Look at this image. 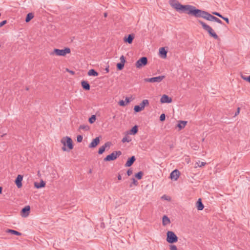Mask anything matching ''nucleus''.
I'll return each instance as SVG.
<instances>
[{
	"label": "nucleus",
	"instance_id": "f257e3e1",
	"mask_svg": "<svg viewBox=\"0 0 250 250\" xmlns=\"http://www.w3.org/2000/svg\"><path fill=\"white\" fill-rule=\"evenodd\" d=\"M169 4L177 11L185 13L188 15H192L195 17H202L204 18L205 11L196 9L195 7L191 5H182L176 0H170Z\"/></svg>",
	"mask_w": 250,
	"mask_h": 250
},
{
	"label": "nucleus",
	"instance_id": "f03ea898",
	"mask_svg": "<svg viewBox=\"0 0 250 250\" xmlns=\"http://www.w3.org/2000/svg\"><path fill=\"white\" fill-rule=\"evenodd\" d=\"M198 22L202 25L203 28L208 32L210 36L213 37L214 39L217 40L219 39L217 35L214 32V30L210 26L201 20H198Z\"/></svg>",
	"mask_w": 250,
	"mask_h": 250
},
{
	"label": "nucleus",
	"instance_id": "7ed1b4c3",
	"mask_svg": "<svg viewBox=\"0 0 250 250\" xmlns=\"http://www.w3.org/2000/svg\"><path fill=\"white\" fill-rule=\"evenodd\" d=\"M61 142L63 145V146L62 147V150L64 151H67V149L66 148V146H67L69 150H71L73 148V146L72 144V140L69 137H63L62 139Z\"/></svg>",
	"mask_w": 250,
	"mask_h": 250
},
{
	"label": "nucleus",
	"instance_id": "20e7f679",
	"mask_svg": "<svg viewBox=\"0 0 250 250\" xmlns=\"http://www.w3.org/2000/svg\"><path fill=\"white\" fill-rule=\"evenodd\" d=\"M71 52L70 49L68 47H65L63 49H59L55 48L53 51L50 53V55H56L57 56H65L66 54H69Z\"/></svg>",
	"mask_w": 250,
	"mask_h": 250
},
{
	"label": "nucleus",
	"instance_id": "39448f33",
	"mask_svg": "<svg viewBox=\"0 0 250 250\" xmlns=\"http://www.w3.org/2000/svg\"><path fill=\"white\" fill-rule=\"evenodd\" d=\"M166 240L168 243L173 244L178 241V238L174 232L168 231L167 232Z\"/></svg>",
	"mask_w": 250,
	"mask_h": 250
},
{
	"label": "nucleus",
	"instance_id": "423d86ee",
	"mask_svg": "<svg viewBox=\"0 0 250 250\" xmlns=\"http://www.w3.org/2000/svg\"><path fill=\"white\" fill-rule=\"evenodd\" d=\"M122 155V152L121 151H113L110 154L107 155L104 158V161H113L117 159V158Z\"/></svg>",
	"mask_w": 250,
	"mask_h": 250
},
{
	"label": "nucleus",
	"instance_id": "0eeeda50",
	"mask_svg": "<svg viewBox=\"0 0 250 250\" xmlns=\"http://www.w3.org/2000/svg\"><path fill=\"white\" fill-rule=\"evenodd\" d=\"M147 63V59L146 57H143L139 59L135 63L137 68H140L145 66Z\"/></svg>",
	"mask_w": 250,
	"mask_h": 250
},
{
	"label": "nucleus",
	"instance_id": "6e6552de",
	"mask_svg": "<svg viewBox=\"0 0 250 250\" xmlns=\"http://www.w3.org/2000/svg\"><path fill=\"white\" fill-rule=\"evenodd\" d=\"M165 78V76H159L158 77H152L150 78H146L145 79V81L146 82L149 83H160L161 82L164 78Z\"/></svg>",
	"mask_w": 250,
	"mask_h": 250
},
{
	"label": "nucleus",
	"instance_id": "1a4fd4ad",
	"mask_svg": "<svg viewBox=\"0 0 250 250\" xmlns=\"http://www.w3.org/2000/svg\"><path fill=\"white\" fill-rule=\"evenodd\" d=\"M111 145V143L110 142H107L105 143L103 146H101L99 148V151H98V153L99 154H103L104 152V151H105V148L106 147L109 148Z\"/></svg>",
	"mask_w": 250,
	"mask_h": 250
},
{
	"label": "nucleus",
	"instance_id": "9d476101",
	"mask_svg": "<svg viewBox=\"0 0 250 250\" xmlns=\"http://www.w3.org/2000/svg\"><path fill=\"white\" fill-rule=\"evenodd\" d=\"M179 175L180 172L179 170L177 169H175L171 172L170 174V177L172 180L176 181L179 178Z\"/></svg>",
	"mask_w": 250,
	"mask_h": 250
},
{
	"label": "nucleus",
	"instance_id": "9b49d317",
	"mask_svg": "<svg viewBox=\"0 0 250 250\" xmlns=\"http://www.w3.org/2000/svg\"><path fill=\"white\" fill-rule=\"evenodd\" d=\"M23 179V176L21 175H18L15 180V184L18 188L22 187L21 181Z\"/></svg>",
	"mask_w": 250,
	"mask_h": 250
},
{
	"label": "nucleus",
	"instance_id": "f8f14e48",
	"mask_svg": "<svg viewBox=\"0 0 250 250\" xmlns=\"http://www.w3.org/2000/svg\"><path fill=\"white\" fill-rule=\"evenodd\" d=\"M160 101L162 103H170L172 102V99L167 95H163L161 98Z\"/></svg>",
	"mask_w": 250,
	"mask_h": 250
},
{
	"label": "nucleus",
	"instance_id": "ddd939ff",
	"mask_svg": "<svg viewBox=\"0 0 250 250\" xmlns=\"http://www.w3.org/2000/svg\"><path fill=\"white\" fill-rule=\"evenodd\" d=\"M99 143H100V138H99V137H97L92 140L91 143L89 145V148L95 147L98 145V144Z\"/></svg>",
	"mask_w": 250,
	"mask_h": 250
},
{
	"label": "nucleus",
	"instance_id": "4468645a",
	"mask_svg": "<svg viewBox=\"0 0 250 250\" xmlns=\"http://www.w3.org/2000/svg\"><path fill=\"white\" fill-rule=\"evenodd\" d=\"M136 158L134 156H132L129 158L125 164V166L126 167H130L132 165L134 162L135 161Z\"/></svg>",
	"mask_w": 250,
	"mask_h": 250
},
{
	"label": "nucleus",
	"instance_id": "2eb2a0df",
	"mask_svg": "<svg viewBox=\"0 0 250 250\" xmlns=\"http://www.w3.org/2000/svg\"><path fill=\"white\" fill-rule=\"evenodd\" d=\"M30 208L29 206H26L23 208L21 210L22 216L26 217L28 215L30 211Z\"/></svg>",
	"mask_w": 250,
	"mask_h": 250
},
{
	"label": "nucleus",
	"instance_id": "dca6fc26",
	"mask_svg": "<svg viewBox=\"0 0 250 250\" xmlns=\"http://www.w3.org/2000/svg\"><path fill=\"white\" fill-rule=\"evenodd\" d=\"M214 16L211 15L208 12L206 11L205 13V15L204 17V19L209 21H214V20L215 19Z\"/></svg>",
	"mask_w": 250,
	"mask_h": 250
},
{
	"label": "nucleus",
	"instance_id": "f3484780",
	"mask_svg": "<svg viewBox=\"0 0 250 250\" xmlns=\"http://www.w3.org/2000/svg\"><path fill=\"white\" fill-rule=\"evenodd\" d=\"M159 54L161 58L165 59L167 57V51L164 47H161L159 49Z\"/></svg>",
	"mask_w": 250,
	"mask_h": 250
},
{
	"label": "nucleus",
	"instance_id": "a211bd4d",
	"mask_svg": "<svg viewBox=\"0 0 250 250\" xmlns=\"http://www.w3.org/2000/svg\"><path fill=\"white\" fill-rule=\"evenodd\" d=\"M45 186V183L42 180L40 183L35 182L34 186L37 188H40L44 187Z\"/></svg>",
	"mask_w": 250,
	"mask_h": 250
},
{
	"label": "nucleus",
	"instance_id": "6ab92c4d",
	"mask_svg": "<svg viewBox=\"0 0 250 250\" xmlns=\"http://www.w3.org/2000/svg\"><path fill=\"white\" fill-rule=\"evenodd\" d=\"M81 84L83 88L86 90H89L90 86L89 83L87 81H83L81 82Z\"/></svg>",
	"mask_w": 250,
	"mask_h": 250
},
{
	"label": "nucleus",
	"instance_id": "aec40b11",
	"mask_svg": "<svg viewBox=\"0 0 250 250\" xmlns=\"http://www.w3.org/2000/svg\"><path fill=\"white\" fill-rule=\"evenodd\" d=\"M134 38V36L132 34H129L127 36V37L125 38V41L128 43L130 44L132 42Z\"/></svg>",
	"mask_w": 250,
	"mask_h": 250
},
{
	"label": "nucleus",
	"instance_id": "412c9836",
	"mask_svg": "<svg viewBox=\"0 0 250 250\" xmlns=\"http://www.w3.org/2000/svg\"><path fill=\"white\" fill-rule=\"evenodd\" d=\"M196 207L197 208V209L199 210H202L204 208V205L201 202V199H199L197 202H196Z\"/></svg>",
	"mask_w": 250,
	"mask_h": 250
},
{
	"label": "nucleus",
	"instance_id": "4be33fe9",
	"mask_svg": "<svg viewBox=\"0 0 250 250\" xmlns=\"http://www.w3.org/2000/svg\"><path fill=\"white\" fill-rule=\"evenodd\" d=\"M187 124V121H179L177 126L179 128L180 130H181L185 127Z\"/></svg>",
	"mask_w": 250,
	"mask_h": 250
},
{
	"label": "nucleus",
	"instance_id": "5701e85b",
	"mask_svg": "<svg viewBox=\"0 0 250 250\" xmlns=\"http://www.w3.org/2000/svg\"><path fill=\"white\" fill-rule=\"evenodd\" d=\"M170 223L169 218L166 215H164L162 219V223L163 226H166Z\"/></svg>",
	"mask_w": 250,
	"mask_h": 250
},
{
	"label": "nucleus",
	"instance_id": "b1692460",
	"mask_svg": "<svg viewBox=\"0 0 250 250\" xmlns=\"http://www.w3.org/2000/svg\"><path fill=\"white\" fill-rule=\"evenodd\" d=\"M6 232L7 233H10L12 234L20 236L21 235V233L19 231H17L16 230H13V229H7L6 230Z\"/></svg>",
	"mask_w": 250,
	"mask_h": 250
},
{
	"label": "nucleus",
	"instance_id": "393cba45",
	"mask_svg": "<svg viewBox=\"0 0 250 250\" xmlns=\"http://www.w3.org/2000/svg\"><path fill=\"white\" fill-rule=\"evenodd\" d=\"M149 105V102L148 100H144L139 105L142 107L143 110L145 107L146 105Z\"/></svg>",
	"mask_w": 250,
	"mask_h": 250
},
{
	"label": "nucleus",
	"instance_id": "a878e982",
	"mask_svg": "<svg viewBox=\"0 0 250 250\" xmlns=\"http://www.w3.org/2000/svg\"><path fill=\"white\" fill-rule=\"evenodd\" d=\"M138 131L137 125L134 126L130 130L129 134L131 135H135Z\"/></svg>",
	"mask_w": 250,
	"mask_h": 250
},
{
	"label": "nucleus",
	"instance_id": "bb28decb",
	"mask_svg": "<svg viewBox=\"0 0 250 250\" xmlns=\"http://www.w3.org/2000/svg\"><path fill=\"white\" fill-rule=\"evenodd\" d=\"M88 76H97L98 75V72H97L94 69H90L88 72Z\"/></svg>",
	"mask_w": 250,
	"mask_h": 250
},
{
	"label": "nucleus",
	"instance_id": "cd10ccee",
	"mask_svg": "<svg viewBox=\"0 0 250 250\" xmlns=\"http://www.w3.org/2000/svg\"><path fill=\"white\" fill-rule=\"evenodd\" d=\"M33 17H34V16L32 13H28L26 16V17L25 19V21L27 22H29L31 20H32L33 18Z\"/></svg>",
	"mask_w": 250,
	"mask_h": 250
},
{
	"label": "nucleus",
	"instance_id": "c85d7f7f",
	"mask_svg": "<svg viewBox=\"0 0 250 250\" xmlns=\"http://www.w3.org/2000/svg\"><path fill=\"white\" fill-rule=\"evenodd\" d=\"M143 174L144 173L142 171H139L135 174V177L138 180H140L142 179Z\"/></svg>",
	"mask_w": 250,
	"mask_h": 250
},
{
	"label": "nucleus",
	"instance_id": "c756f323",
	"mask_svg": "<svg viewBox=\"0 0 250 250\" xmlns=\"http://www.w3.org/2000/svg\"><path fill=\"white\" fill-rule=\"evenodd\" d=\"M131 141V139L128 136H125L123 138L122 142L124 143L125 142H129Z\"/></svg>",
	"mask_w": 250,
	"mask_h": 250
},
{
	"label": "nucleus",
	"instance_id": "7c9ffc66",
	"mask_svg": "<svg viewBox=\"0 0 250 250\" xmlns=\"http://www.w3.org/2000/svg\"><path fill=\"white\" fill-rule=\"evenodd\" d=\"M96 119V116L95 115H93L89 119L88 121L90 124H92L95 122Z\"/></svg>",
	"mask_w": 250,
	"mask_h": 250
},
{
	"label": "nucleus",
	"instance_id": "2f4dec72",
	"mask_svg": "<svg viewBox=\"0 0 250 250\" xmlns=\"http://www.w3.org/2000/svg\"><path fill=\"white\" fill-rule=\"evenodd\" d=\"M125 64L120 62L117 64V68L119 70H121L123 69Z\"/></svg>",
	"mask_w": 250,
	"mask_h": 250
},
{
	"label": "nucleus",
	"instance_id": "473e14b6",
	"mask_svg": "<svg viewBox=\"0 0 250 250\" xmlns=\"http://www.w3.org/2000/svg\"><path fill=\"white\" fill-rule=\"evenodd\" d=\"M134 110L135 112H139L142 111L143 109L139 105H137L134 106Z\"/></svg>",
	"mask_w": 250,
	"mask_h": 250
},
{
	"label": "nucleus",
	"instance_id": "72a5a7b5",
	"mask_svg": "<svg viewBox=\"0 0 250 250\" xmlns=\"http://www.w3.org/2000/svg\"><path fill=\"white\" fill-rule=\"evenodd\" d=\"M161 198L162 199H164V200H167V201H170V200H171L170 197L169 196H168L166 195H163L161 197Z\"/></svg>",
	"mask_w": 250,
	"mask_h": 250
},
{
	"label": "nucleus",
	"instance_id": "f704fd0d",
	"mask_svg": "<svg viewBox=\"0 0 250 250\" xmlns=\"http://www.w3.org/2000/svg\"><path fill=\"white\" fill-rule=\"evenodd\" d=\"M132 184H130V187H131L132 186V184L135 185V186H137L138 184V182H137V180H135V178H133L132 179Z\"/></svg>",
	"mask_w": 250,
	"mask_h": 250
},
{
	"label": "nucleus",
	"instance_id": "c9c22d12",
	"mask_svg": "<svg viewBox=\"0 0 250 250\" xmlns=\"http://www.w3.org/2000/svg\"><path fill=\"white\" fill-rule=\"evenodd\" d=\"M206 164V163L205 162L200 161H198V162L196 163V164L198 165L199 167H202L205 166Z\"/></svg>",
	"mask_w": 250,
	"mask_h": 250
},
{
	"label": "nucleus",
	"instance_id": "e433bc0d",
	"mask_svg": "<svg viewBox=\"0 0 250 250\" xmlns=\"http://www.w3.org/2000/svg\"><path fill=\"white\" fill-rule=\"evenodd\" d=\"M242 78L244 80H245L248 82H249L250 83V75L248 76V77H245V76H242Z\"/></svg>",
	"mask_w": 250,
	"mask_h": 250
},
{
	"label": "nucleus",
	"instance_id": "4c0bfd02",
	"mask_svg": "<svg viewBox=\"0 0 250 250\" xmlns=\"http://www.w3.org/2000/svg\"><path fill=\"white\" fill-rule=\"evenodd\" d=\"M83 136L82 135H78L77 137V141L79 143H80L83 140Z\"/></svg>",
	"mask_w": 250,
	"mask_h": 250
},
{
	"label": "nucleus",
	"instance_id": "58836bf2",
	"mask_svg": "<svg viewBox=\"0 0 250 250\" xmlns=\"http://www.w3.org/2000/svg\"><path fill=\"white\" fill-rule=\"evenodd\" d=\"M169 249L170 250H177V247L174 245H169Z\"/></svg>",
	"mask_w": 250,
	"mask_h": 250
},
{
	"label": "nucleus",
	"instance_id": "ea45409f",
	"mask_svg": "<svg viewBox=\"0 0 250 250\" xmlns=\"http://www.w3.org/2000/svg\"><path fill=\"white\" fill-rule=\"evenodd\" d=\"M166 116L165 114H162L160 117V120L161 121H164L165 120Z\"/></svg>",
	"mask_w": 250,
	"mask_h": 250
},
{
	"label": "nucleus",
	"instance_id": "a19ab883",
	"mask_svg": "<svg viewBox=\"0 0 250 250\" xmlns=\"http://www.w3.org/2000/svg\"><path fill=\"white\" fill-rule=\"evenodd\" d=\"M80 129H84L85 130H87L89 129V127L87 125H81L80 126Z\"/></svg>",
	"mask_w": 250,
	"mask_h": 250
},
{
	"label": "nucleus",
	"instance_id": "79ce46f5",
	"mask_svg": "<svg viewBox=\"0 0 250 250\" xmlns=\"http://www.w3.org/2000/svg\"><path fill=\"white\" fill-rule=\"evenodd\" d=\"M120 59V61H121L120 62L125 64V57H124V56L123 55L121 56Z\"/></svg>",
	"mask_w": 250,
	"mask_h": 250
},
{
	"label": "nucleus",
	"instance_id": "37998d69",
	"mask_svg": "<svg viewBox=\"0 0 250 250\" xmlns=\"http://www.w3.org/2000/svg\"><path fill=\"white\" fill-rule=\"evenodd\" d=\"M214 21L217 22L218 23H220V24L223 23L222 21L220 20V19H219L218 18H216V17H215V19L214 20Z\"/></svg>",
	"mask_w": 250,
	"mask_h": 250
},
{
	"label": "nucleus",
	"instance_id": "c03bdc74",
	"mask_svg": "<svg viewBox=\"0 0 250 250\" xmlns=\"http://www.w3.org/2000/svg\"><path fill=\"white\" fill-rule=\"evenodd\" d=\"M119 104L120 106H125L126 104L125 103V102L123 100H121L119 102Z\"/></svg>",
	"mask_w": 250,
	"mask_h": 250
},
{
	"label": "nucleus",
	"instance_id": "a18cd8bd",
	"mask_svg": "<svg viewBox=\"0 0 250 250\" xmlns=\"http://www.w3.org/2000/svg\"><path fill=\"white\" fill-rule=\"evenodd\" d=\"M132 170L131 168H129L127 171V174L128 176H130L132 174Z\"/></svg>",
	"mask_w": 250,
	"mask_h": 250
},
{
	"label": "nucleus",
	"instance_id": "49530a36",
	"mask_svg": "<svg viewBox=\"0 0 250 250\" xmlns=\"http://www.w3.org/2000/svg\"><path fill=\"white\" fill-rule=\"evenodd\" d=\"M212 14L213 15H216L217 16H218L219 17L222 18H223V16L219 13L217 12H214L212 13Z\"/></svg>",
	"mask_w": 250,
	"mask_h": 250
},
{
	"label": "nucleus",
	"instance_id": "de8ad7c7",
	"mask_svg": "<svg viewBox=\"0 0 250 250\" xmlns=\"http://www.w3.org/2000/svg\"><path fill=\"white\" fill-rule=\"evenodd\" d=\"M7 23V21L4 20L0 22V27H2Z\"/></svg>",
	"mask_w": 250,
	"mask_h": 250
},
{
	"label": "nucleus",
	"instance_id": "09e8293b",
	"mask_svg": "<svg viewBox=\"0 0 250 250\" xmlns=\"http://www.w3.org/2000/svg\"><path fill=\"white\" fill-rule=\"evenodd\" d=\"M240 110V107H238L237 109V111L235 113L234 116H236L237 115H238L239 114Z\"/></svg>",
	"mask_w": 250,
	"mask_h": 250
},
{
	"label": "nucleus",
	"instance_id": "8fccbe9b",
	"mask_svg": "<svg viewBox=\"0 0 250 250\" xmlns=\"http://www.w3.org/2000/svg\"><path fill=\"white\" fill-rule=\"evenodd\" d=\"M222 19L225 20L227 22V23H229V20L228 18L224 17L223 16V18H222Z\"/></svg>",
	"mask_w": 250,
	"mask_h": 250
},
{
	"label": "nucleus",
	"instance_id": "3c124183",
	"mask_svg": "<svg viewBox=\"0 0 250 250\" xmlns=\"http://www.w3.org/2000/svg\"><path fill=\"white\" fill-rule=\"evenodd\" d=\"M125 100V101L126 102V104L128 103H129L130 102V99L128 98H127V97H126Z\"/></svg>",
	"mask_w": 250,
	"mask_h": 250
},
{
	"label": "nucleus",
	"instance_id": "603ef678",
	"mask_svg": "<svg viewBox=\"0 0 250 250\" xmlns=\"http://www.w3.org/2000/svg\"><path fill=\"white\" fill-rule=\"evenodd\" d=\"M118 179L119 180H121L122 179V176H121V175L120 174H119L118 175Z\"/></svg>",
	"mask_w": 250,
	"mask_h": 250
},
{
	"label": "nucleus",
	"instance_id": "864d4df0",
	"mask_svg": "<svg viewBox=\"0 0 250 250\" xmlns=\"http://www.w3.org/2000/svg\"><path fill=\"white\" fill-rule=\"evenodd\" d=\"M105 71H106L107 73L109 72V66H108L107 67H106V68L105 69Z\"/></svg>",
	"mask_w": 250,
	"mask_h": 250
},
{
	"label": "nucleus",
	"instance_id": "5fc2aeb1",
	"mask_svg": "<svg viewBox=\"0 0 250 250\" xmlns=\"http://www.w3.org/2000/svg\"><path fill=\"white\" fill-rule=\"evenodd\" d=\"M107 13H104V17H107Z\"/></svg>",
	"mask_w": 250,
	"mask_h": 250
},
{
	"label": "nucleus",
	"instance_id": "6e6d98bb",
	"mask_svg": "<svg viewBox=\"0 0 250 250\" xmlns=\"http://www.w3.org/2000/svg\"><path fill=\"white\" fill-rule=\"evenodd\" d=\"M2 187H0V193H1L2 192Z\"/></svg>",
	"mask_w": 250,
	"mask_h": 250
},
{
	"label": "nucleus",
	"instance_id": "4d7b16f0",
	"mask_svg": "<svg viewBox=\"0 0 250 250\" xmlns=\"http://www.w3.org/2000/svg\"><path fill=\"white\" fill-rule=\"evenodd\" d=\"M69 72L72 74H74V72L73 71H69Z\"/></svg>",
	"mask_w": 250,
	"mask_h": 250
},
{
	"label": "nucleus",
	"instance_id": "13d9d810",
	"mask_svg": "<svg viewBox=\"0 0 250 250\" xmlns=\"http://www.w3.org/2000/svg\"><path fill=\"white\" fill-rule=\"evenodd\" d=\"M26 89L27 90H28L29 89V88H28V87H27V88H26Z\"/></svg>",
	"mask_w": 250,
	"mask_h": 250
}]
</instances>
